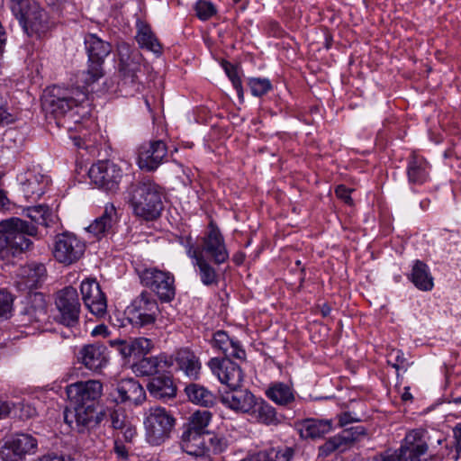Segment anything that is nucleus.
<instances>
[{
    "mask_svg": "<svg viewBox=\"0 0 461 461\" xmlns=\"http://www.w3.org/2000/svg\"><path fill=\"white\" fill-rule=\"evenodd\" d=\"M163 197V188L149 177L131 183L127 189V200L133 214L145 221H154L160 216Z\"/></svg>",
    "mask_w": 461,
    "mask_h": 461,
    "instance_id": "obj_1",
    "label": "nucleus"
},
{
    "mask_svg": "<svg viewBox=\"0 0 461 461\" xmlns=\"http://www.w3.org/2000/svg\"><path fill=\"white\" fill-rule=\"evenodd\" d=\"M38 228L20 218L13 217L0 221V258L9 259L32 246L29 237H34Z\"/></svg>",
    "mask_w": 461,
    "mask_h": 461,
    "instance_id": "obj_2",
    "label": "nucleus"
},
{
    "mask_svg": "<svg viewBox=\"0 0 461 461\" xmlns=\"http://www.w3.org/2000/svg\"><path fill=\"white\" fill-rule=\"evenodd\" d=\"M43 108L55 118L68 117L73 122H79V119H85L88 111L86 110L88 104L87 94L85 91L76 89L64 95H50L45 96Z\"/></svg>",
    "mask_w": 461,
    "mask_h": 461,
    "instance_id": "obj_3",
    "label": "nucleus"
},
{
    "mask_svg": "<svg viewBox=\"0 0 461 461\" xmlns=\"http://www.w3.org/2000/svg\"><path fill=\"white\" fill-rule=\"evenodd\" d=\"M181 245L184 247L185 254H187L188 247H192V249L195 250L197 254L210 258L215 266L226 263L230 258L224 237L213 222L209 223L207 231L199 241L187 236L182 239Z\"/></svg>",
    "mask_w": 461,
    "mask_h": 461,
    "instance_id": "obj_4",
    "label": "nucleus"
},
{
    "mask_svg": "<svg viewBox=\"0 0 461 461\" xmlns=\"http://www.w3.org/2000/svg\"><path fill=\"white\" fill-rule=\"evenodd\" d=\"M10 9L29 35L41 37L51 27L47 12L37 2L29 0H10Z\"/></svg>",
    "mask_w": 461,
    "mask_h": 461,
    "instance_id": "obj_5",
    "label": "nucleus"
},
{
    "mask_svg": "<svg viewBox=\"0 0 461 461\" xmlns=\"http://www.w3.org/2000/svg\"><path fill=\"white\" fill-rule=\"evenodd\" d=\"M84 43L88 61L86 69L80 74V81L87 87L104 77V63L112 52V45L94 33H87Z\"/></svg>",
    "mask_w": 461,
    "mask_h": 461,
    "instance_id": "obj_6",
    "label": "nucleus"
},
{
    "mask_svg": "<svg viewBox=\"0 0 461 461\" xmlns=\"http://www.w3.org/2000/svg\"><path fill=\"white\" fill-rule=\"evenodd\" d=\"M118 72L122 85H129L133 91H140L141 86L140 76L147 67L142 54L137 50L122 42L117 46Z\"/></svg>",
    "mask_w": 461,
    "mask_h": 461,
    "instance_id": "obj_7",
    "label": "nucleus"
},
{
    "mask_svg": "<svg viewBox=\"0 0 461 461\" xmlns=\"http://www.w3.org/2000/svg\"><path fill=\"white\" fill-rule=\"evenodd\" d=\"M176 420L166 408L149 407L144 412L145 438L149 444L160 446L170 438Z\"/></svg>",
    "mask_w": 461,
    "mask_h": 461,
    "instance_id": "obj_8",
    "label": "nucleus"
},
{
    "mask_svg": "<svg viewBox=\"0 0 461 461\" xmlns=\"http://www.w3.org/2000/svg\"><path fill=\"white\" fill-rule=\"evenodd\" d=\"M55 306L58 313L54 320L59 324L74 329L79 325L81 303L78 293L73 286H66L56 294Z\"/></svg>",
    "mask_w": 461,
    "mask_h": 461,
    "instance_id": "obj_9",
    "label": "nucleus"
},
{
    "mask_svg": "<svg viewBox=\"0 0 461 461\" xmlns=\"http://www.w3.org/2000/svg\"><path fill=\"white\" fill-rule=\"evenodd\" d=\"M427 430L421 428L409 430L400 447L391 456L382 461H420L428 451Z\"/></svg>",
    "mask_w": 461,
    "mask_h": 461,
    "instance_id": "obj_10",
    "label": "nucleus"
},
{
    "mask_svg": "<svg viewBox=\"0 0 461 461\" xmlns=\"http://www.w3.org/2000/svg\"><path fill=\"white\" fill-rule=\"evenodd\" d=\"M48 303L42 293H31L26 300V304L19 315V325L24 328H32L34 333L44 330L48 321Z\"/></svg>",
    "mask_w": 461,
    "mask_h": 461,
    "instance_id": "obj_11",
    "label": "nucleus"
},
{
    "mask_svg": "<svg viewBox=\"0 0 461 461\" xmlns=\"http://www.w3.org/2000/svg\"><path fill=\"white\" fill-rule=\"evenodd\" d=\"M141 284L153 291L162 302H171L176 295L174 275L157 267H148L140 273Z\"/></svg>",
    "mask_w": 461,
    "mask_h": 461,
    "instance_id": "obj_12",
    "label": "nucleus"
},
{
    "mask_svg": "<svg viewBox=\"0 0 461 461\" xmlns=\"http://www.w3.org/2000/svg\"><path fill=\"white\" fill-rule=\"evenodd\" d=\"M105 414L96 410L95 403L75 404L73 411H65L64 420L72 429L85 433L99 425Z\"/></svg>",
    "mask_w": 461,
    "mask_h": 461,
    "instance_id": "obj_13",
    "label": "nucleus"
},
{
    "mask_svg": "<svg viewBox=\"0 0 461 461\" xmlns=\"http://www.w3.org/2000/svg\"><path fill=\"white\" fill-rule=\"evenodd\" d=\"M127 312L132 324L143 327L155 323L159 314V307L150 293L142 292L131 302Z\"/></svg>",
    "mask_w": 461,
    "mask_h": 461,
    "instance_id": "obj_14",
    "label": "nucleus"
},
{
    "mask_svg": "<svg viewBox=\"0 0 461 461\" xmlns=\"http://www.w3.org/2000/svg\"><path fill=\"white\" fill-rule=\"evenodd\" d=\"M85 249V243L76 235L63 232L55 236L53 256L59 263L71 265L83 256Z\"/></svg>",
    "mask_w": 461,
    "mask_h": 461,
    "instance_id": "obj_15",
    "label": "nucleus"
},
{
    "mask_svg": "<svg viewBox=\"0 0 461 461\" xmlns=\"http://www.w3.org/2000/svg\"><path fill=\"white\" fill-rule=\"evenodd\" d=\"M37 449L38 440L33 436L16 433L5 442L0 450V456L3 461H15L34 455Z\"/></svg>",
    "mask_w": 461,
    "mask_h": 461,
    "instance_id": "obj_16",
    "label": "nucleus"
},
{
    "mask_svg": "<svg viewBox=\"0 0 461 461\" xmlns=\"http://www.w3.org/2000/svg\"><path fill=\"white\" fill-rule=\"evenodd\" d=\"M88 176L98 188L114 192L118 189L122 171L113 162L101 160L90 167Z\"/></svg>",
    "mask_w": 461,
    "mask_h": 461,
    "instance_id": "obj_17",
    "label": "nucleus"
},
{
    "mask_svg": "<svg viewBox=\"0 0 461 461\" xmlns=\"http://www.w3.org/2000/svg\"><path fill=\"white\" fill-rule=\"evenodd\" d=\"M208 366L220 383L225 384L229 389L242 386L243 371L230 358L212 357L208 362Z\"/></svg>",
    "mask_w": 461,
    "mask_h": 461,
    "instance_id": "obj_18",
    "label": "nucleus"
},
{
    "mask_svg": "<svg viewBox=\"0 0 461 461\" xmlns=\"http://www.w3.org/2000/svg\"><path fill=\"white\" fill-rule=\"evenodd\" d=\"M365 435L366 429L363 426L346 429L320 446L319 456L327 457L334 452H344Z\"/></svg>",
    "mask_w": 461,
    "mask_h": 461,
    "instance_id": "obj_19",
    "label": "nucleus"
},
{
    "mask_svg": "<svg viewBox=\"0 0 461 461\" xmlns=\"http://www.w3.org/2000/svg\"><path fill=\"white\" fill-rule=\"evenodd\" d=\"M167 148L162 140L143 143L138 149V166L148 172L155 171L166 159Z\"/></svg>",
    "mask_w": 461,
    "mask_h": 461,
    "instance_id": "obj_20",
    "label": "nucleus"
},
{
    "mask_svg": "<svg viewBox=\"0 0 461 461\" xmlns=\"http://www.w3.org/2000/svg\"><path fill=\"white\" fill-rule=\"evenodd\" d=\"M257 398L247 388L235 387L220 393L221 402L236 413L249 414L253 411Z\"/></svg>",
    "mask_w": 461,
    "mask_h": 461,
    "instance_id": "obj_21",
    "label": "nucleus"
},
{
    "mask_svg": "<svg viewBox=\"0 0 461 461\" xmlns=\"http://www.w3.org/2000/svg\"><path fill=\"white\" fill-rule=\"evenodd\" d=\"M66 393L74 404H96L103 394V384L98 380L80 381L68 385Z\"/></svg>",
    "mask_w": 461,
    "mask_h": 461,
    "instance_id": "obj_22",
    "label": "nucleus"
},
{
    "mask_svg": "<svg viewBox=\"0 0 461 461\" xmlns=\"http://www.w3.org/2000/svg\"><path fill=\"white\" fill-rule=\"evenodd\" d=\"M17 181L26 199H37L46 191L50 183L49 176L37 167L29 168L17 176Z\"/></svg>",
    "mask_w": 461,
    "mask_h": 461,
    "instance_id": "obj_23",
    "label": "nucleus"
},
{
    "mask_svg": "<svg viewBox=\"0 0 461 461\" xmlns=\"http://www.w3.org/2000/svg\"><path fill=\"white\" fill-rule=\"evenodd\" d=\"M80 291L85 306L96 317H104L107 311L105 294L95 279H86L81 283Z\"/></svg>",
    "mask_w": 461,
    "mask_h": 461,
    "instance_id": "obj_24",
    "label": "nucleus"
},
{
    "mask_svg": "<svg viewBox=\"0 0 461 461\" xmlns=\"http://www.w3.org/2000/svg\"><path fill=\"white\" fill-rule=\"evenodd\" d=\"M114 402L129 405H140L146 399V393L139 381L133 378L122 379L113 393Z\"/></svg>",
    "mask_w": 461,
    "mask_h": 461,
    "instance_id": "obj_25",
    "label": "nucleus"
},
{
    "mask_svg": "<svg viewBox=\"0 0 461 461\" xmlns=\"http://www.w3.org/2000/svg\"><path fill=\"white\" fill-rule=\"evenodd\" d=\"M186 256L190 258L197 276L204 286L212 287L219 285L220 274L212 261L197 254L192 247H188Z\"/></svg>",
    "mask_w": 461,
    "mask_h": 461,
    "instance_id": "obj_26",
    "label": "nucleus"
},
{
    "mask_svg": "<svg viewBox=\"0 0 461 461\" xmlns=\"http://www.w3.org/2000/svg\"><path fill=\"white\" fill-rule=\"evenodd\" d=\"M77 360L86 368L99 371L108 362L107 348L101 343L84 345L77 353Z\"/></svg>",
    "mask_w": 461,
    "mask_h": 461,
    "instance_id": "obj_27",
    "label": "nucleus"
},
{
    "mask_svg": "<svg viewBox=\"0 0 461 461\" xmlns=\"http://www.w3.org/2000/svg\"><path fill=\"white\" fill-rule=\"evenodd\" d=\"M173 365V358L165 353L155 357H143L133 365L134 372L140 375H158L167 373Z\"/></svg>",
    "mask_w": 461,
    "mask_h": 461,
    "instance_id": "obj_28",
    "label": "nucleus"
},
{
    "mask_svg": "<svg viewBox=\"0 0 461 461\" xmlns=\"http://www.w3.org/2000/svg\"><path fill=\"white\" fill-rule=\"evenodd\" d=\"M117 221L118 215L115 206L113 203H107L102 215L96 218L86 230L94 238L100 240L113 231V227Z\"/></svg>",
    "mask_w": 461,
    "mask_h": 461,
    "instance_id": "obj_29",
    "label": "nucleus"
},
{
    "mask_svg": "<svg viewBox=\"0 0 461 461\" xmlns=\"http://www.w3.org/2000/svg\"><path fill=\"white\" fill-rule=\"evenodd\" d=\"M213 348L222 352L228 358L235 357L243 360L246 358V352L239 340L230 338L223 330L216 331L211 340Z\"/></svg>",
    "mask_w": 461,
    "mask_h": 461,
    "instance_id": "obj_30",
    "label": "nucleus"
},
{
    "mask_svg": "<svg viewBox=\"0 0 461 461\" xmlns=\"http://www.w3.org/2000/svg\"><path fill=\"white\" fill-rule=\"evenodd\" d=\"M180 447L183 452L195 458L206 456V441L204 434L183 429Z\"/></svg>",
    "mask_w": 461,
    "mask_h": 461,
    "instance_id": "obj_31",
    "label": "nucleus"
},
{
    "mask_svg": "<svg viewBox=\"0 0 461 461\" xmlns=\"http://www.w3.org/2000/svg\"><path fill=\"white\" fill-rule=\"evenodd\" d=\"M408 181L413 185H423L429 180L430 166L421 156L412 153L406 167Z\"/></svg>",
    "mask_w": 461,
    "mask_h": 461,
    "instance_id": "obj_32",
    "label": "nucleus"
},
{
    "mask_svg": "<svg viewBox=\"0 0 461 461\" xmlns=\"http://www.w3.org/2000/svg\"><path fill=\"white\" fill-rule=\"evenodd\" d=\"M297 429L303 438L315 439L332 430L331 420L306 419L297 423Z\"/></svg>",
    "mask_w": 461,
    "mask_h": 461,
    "instance_id": "obj_33",
    "label": "nucleus"
},
{
    "mask_svg": "<svg viewBox=\"0 0 461 461\" xmlns=\"http://www.w3.org/2000/svg\"><path fill=\"white\" fill-rule=\"evenodd\" d=\"M147 388L150 395L162 400L173 398L176 393L172 377L166 373L152 377Z\"/></svg>",
    "mask_w": 461,
    "mask_h": 461,
    "instance_id": "obj_34",
    "label": "nucleus"
},
{
    "mask_svg": "<svg viewBox=\"0 0 461 461\" xmlns=\"http://www.w3.org/2000/svg\"><path fill=\"white\" fill-rule=\"evenodd\" d=\"M408 279L414 286L424 292L431 291L434 287V278L429 272V267L420 260H415Z\"/></svg>",
    "mask_w": 461,
    "mask_h": 461,
    "instance_id": "obj_35",
    "label": "nucleus"
},
{
    "mask_svg": "<svg viewBox=\"0 0 461 461\" xmlns=\"http://www.w3.org/2000/svg\"><path fill=\"white\" fill-rule=\"evenodd\" d=\"M293 457L292 447H267L249 453L248 457L241 461H290Z\"/></svg>",
    "mask_w": 461,
    "mask_h": 461,
    "instance_id": "obj_36",
    "label": "nucleus"
},
{
    "mask_svg": "<svg viewBox=\"0 0 461 461\" xmlns=\"http://www.w3.org/2000/svg\"><path fill=\"white\" fill-rule=\"evenodd\" d=\"M175 361L179 370L191 379H197L201 363L194 353L187 348H182L176 353Z\"/></svg>",
    "mask_w": 461,
    "mask_h": 461,
    "instance_id": "obj_37",
    "label": "nucleus"
},
{
    "mask_svg": "<svg viewBox=\"0 0 461 461\" xmlns=\"http://www.w3.org/2000/svg\"><path fill=\"white\" fill-rule=\"evenodd\" d=\"M135 39L141 49H146L158 56L162 53V45L149 24L143 22L137 23Z\"/></svg>",
    "mask_w": 461,
    "mask_h": 461,
    "instance_id": "obj_38",
    "label": "nucleus"
},
{
    "mask_svg": "<svg viewBox=\"0 0 461 461\" xmlns=\"http://www.w3.org/2000/svg\"><path fill=\"white\" fill-rule=\"evenodd\" d=\"M185 393L188 400L196 405L211 408L216 403L215 394L203 385L198 384H190L185 386Z\"/></svg>",
    "mask_w": 461,
    "mask_h": 461,
    "instance_id": "obj_39",
    "label": "nucleus"
},
{
    "mask_svg": "<svg viewBox=\"0 0 461 461\" xmlns=\"http://www.w3.org/2000/svg\"><path fill=\"white\" fill-rule=\"evenodd\" d=\"M266 395L275 403L285 406L294 401V393L292 386L282 382L272 383L266 390Z\"/></svg>",
    "mask_w": 461,
    "mask_h": 461,
    "instance_id": "obj_40",
    "label": "nucleus"
},
{
    "mask_svg": "<svg viewBox=\"0 0 461 461\" xmlns=\"http://www.w3.org/2000/svg\"><path fill=\"white\" fill-rule=\"evenodd\" d=\"M259 423L270 426L279 423L276 409L262 398H257L253 411L249 413Z\"/></svg>",
    "mask_w": 461,
    "mask_h": 461,
    "instance_id": "obj_41",
    "label": "nucleus"
},
{
    "mask_svg": "<svg viewBox=\"0 0 461 461\" xmlns=\"http://www.w3.org/2000/svg\"><path fill=\"white\" fill-rule=\"evenodd\" d=\"M22 276L25 287L37 288L46 278V267L41 263H32L23 268Z\"/></svg>",
    "mask_w": 461,
    "mask_h": 461,
    "instance_id": "obj_42",
    "label": "nucleus"
},
{
    "mask_svg": "<svg viewBox=\"0 0 461 461\" xmlns=\"http://www.w3.org/2000/svg\"><path fill=\"white\" fill-rule=\"evenodd\" d=\"M212 416L209 411H196L190 416L188 422L184 424L183 429L206 434V428L211 422Z\"/></svg>",
    "mask_w": 461,
    "mask_h": 461,
    "instance_id": "obj_43",
    "label": "nucleus"
},
{
    "mask_svg": "<svg viewBox=\"0 0 461 461\" xmlns=\"http://www.w3.org/2000/svg\"><path fill=\"white\" fill-rule=\"evenodd\" d=\"M26 216L32 221L42 226H48L51 211L48 205L40 204L26 209Z\"/></svg>",
    "mask_w": 461,
    "mask_h": 461,
    "instance_id": "obj_44",
    "label": "nucleus"
},
{
    "mask_svg": "<svg viewBox=\"0 0 461 461\" xmlns=\"http://www.w3.org/2000/svg\"><path fill=\"white\" fill-rule=\"evenodd\" d=\"M105 412L104 419L110 422V427L115 430H120L129 422L123 410L122 409H106L102 410Z\"/></svg>",
    "mask_w": 461,
    "mask_h": 461,
    "instance_id": "obj_45",
    "label": "nucleus"
},
{
    "mask_svg": "<svg viewBox=\"0 0 461 461\" xmlns=\"http://www.w3.org/2000/svg\"><path fill=\"white\" fill-rule=\"evenodd\" d=\"M222 68L228 76L229 79L231 81L234 89L237 92V95L240 100L243 101L244 91L242 87V82L238 73V68L235 65L230 62L224 61L222 62Z\"/></svg>",
    "mask_w": 461,
    "mask_h": 461,
    "instance_id": "obj_46",
    "label": "nucleus"
},
{
    "mask_svg": "<svg viewBox=\"0 0 461 461\" xmlns=\"http://www.w3.org/2000/svg\"><path fill=\"white\" fill-rule=\"evenodd\" d=\"M250 92L254 96L260 97L269 92L272 84L267 78L251 77L248 81Z\"/></svg>",
    "mask_w": 461,
    "mask_h": 461,
    "instance_id": "obj_47",
    "label": "nucleus"
},
{
    "mask_svg": "<svg viewBox=\"0 0 461 461\" xmlns=\"http://www.w3.org/2000/svg\"><path fill=\"white\" fill-rule=\"evenodd\" d=\"M196 16L202 21H207L216 14L215 5L206 0H198L194 5Z\"/></svg>",
    "mask_w": 461,
    "mask_h": 461,
    "instance_id": "obj_48",
    "label": "nucleus"
},
{
    "mask_svg": "<svg viewBox=\"0 0 461 461\" xmlns=\"http://www.w3.org/2000/svg\"><path fill=\"white\" fill-rule=\"evenodd\" d=\"M111 346L115 348L116 350L122 355L123 358L135 357L133 339H115L110 341Z\"/></svg>",
    "mask_w": 461,
    "mask_h": 461,
    "instance_id": "obj_49",
    "label": "nucleus"
},
{
    "mask_svg": "<svg viewBox=\"0 0 461 461\" xmlns=\"http://www.w3.org/2000/svg\"><path fill=\"white\" fill-rule=\"evenodd\" d=\"M226 448V442L223 438L213 436L206 442V456L211 459L212 455L220 454Z\"/></svg>",
    "mask_w": 461,
    "mask_h": 461,
    "instance_id": "obj_50",
    "label": "nucleus"
},
{
    "mask_svg": "<svg viewBox=\"0 0 461 461\" xmlns=\"http://www.w3.org/2000/svg\"><path fill=\"white\" fill-rule=\"evenodd\" d=\"M132 339L134 345L135 357H139L140 356H144L149 353L154 347L152 340L149 339L140 337Z\"/></svg>",
    "mask_w": 461,
    "mask_h": 461,
    "instance_id": "obj_51",
    "label": "nucleus"
},
{
    "mask_svg": "<svg viewBox=\"0 0 461 461\" xmlns=\"http://www.w3.org/2000/svg\"><path fill=\"white\" fill-rule=\"evenodd\" d=\"M12 295L5 291H0V319L8 318L12 311Z\"/></svg>",
    "mask_w": 461,
    "mask_h": 461,
    "instance_id": "obj_52",
    "label": "nucleus"
},
{
    "mask_svg": "<svg viewBox=\"0 0 461 461\" xmlns=\"http://www.w3.org/2000/svg\"><path fill=\"white\" fill-rule=\"evenodd\" d=\"M13 409L19 411V417L23 420L31 419L37 415V410L34 406L30 403L19 402L18 404H13Z\"/></svg>",
    "mask_w": 461,
    "mask_h": 461,
    "instance_id": "obj_53",
    "label": "nucleus"
},
{
    "mask_svg": "<svg viewBox=\"0 0 461 461\" xmlns=\"http://www.w3.org/2000/svg\"><path fill=\"white\" fill-rule=\"evenodd\" d=\"M15 119V115L8 112L6 106L0 103V127L14 122Z\"/></svg>",
    "mask_w": 461,
    "mask_h": 461,
    "instance_id": "obj_54",
    "label": "nucleus"
},
{
    "mask_svg": "<svg viewBox=\"0 0 461 461\" xmlns=\"http://www.w3.org/2000/svg\"><path fill=\"white\" fill-rule=\"evenodd\" d=\"M351 192L352 190L344 185H339L335 189L336 195L349 205L353 204V199L350 196Z\"/></svg>",
    "mask_w": 461,
    "mask_h": 461,
    "instance_id": "obj_55",
    "label": "nucleus"
},
{
    "mask_svg": "<svg viewBox=\"0 0 461 461\" xmlns=\"http://www.w3.org/2000/svg\"><path fill=\"white\" fill-rule=\"evenodd\" d=\"M113 451L116 455V457L119 459H128L130 457L129 449L122 442L119 440L114 442Z\"/></svg>",
    "mask_w": 461,
    "mask_h": 461,
    "instance_id": "obj_56",
    "label": "nucleus"
},
{
    "mask_svg": "<svg viewBox=\"0 0 461 461\" xmlns=\"http://www.w3.org/2000/svg\"><path fill=\"white\" fill-rule=\"evenodd\" d=\"M120 431L126 441H131L136 435V428L130 421Z\"/></svg>",
    "mask_w": 461,
    "mask_h": 461,
    "instance_id": "obj_57",
    "label": "nucleus"
},
{
    "mask_svg": "<svg viewBox=\"0 0 461 461\" xmlns=\"http://www.w3.org/2000/svg\"><path fill=\"white\" fill-rule=\"evenodd\" d=\"M12 403L0 400V419L6 418L13 410Z\"/></svg>",
    "mask_w": 461,
    "mask_h": 461,
    "instance_id": "obj_58",
    "label": "nucleus"
},
{
    "mask_svg": "<svg viewBox=\"0 0 461 461\" xmlns=\"http://www.w3.org/2000/svg\"><path fill=\"white\" fill-rule=\"evenodd\" d=\"M395 354V363L392 364L393 367H394L396 370L403 369L406 371V366H403L404 358L402 352L397 350Z\"/></svg>",
    "mask_w": 461,
    "mask_h": 461,
    "instance_id": "obj_59",
    "label": "nucleus"
},
{
    "mask_svg": "<svg viewBox=\"0 0 461 461\" xmlns=\"http://www.w3.org/2000/svg\"><path fill=\"white\" fill-rule=\"evenodd\" d=\"M358 420V419L353 418L349 412H345L339 416V425L341 427Z\"/></svg>",
    "mask_w": 461,
    "mask_h": 461,
    "instance_id": "obj_60",
    "label": "nucleus"
},
{
    "mask_svg": "<svg viewBox=\"0 0 461 461\" xmlns=\"http://www.w3.org/2000/svg\"><path fill=\"white\" fill-rule=\"evenodd\" d=\"M107 334H108V330L105 325H98L92 331V335H94V336H96V335H104L105 336Z\"/></svg>",
    "mask_w": 461,
    "mask_h": 461,
    "instance_id": "obj_61",
    "label": "nucleus"
},
{
    "mask_svg": "<svg viewBox=\"0 0 461 461\" xmlns=\"http://www.w3.org/2000/svg\"><path fill=\"white\" fill-rule=\"evenodd\" d=\"M244 259H245V254L240 251L236 252L232 257L233 262L238 266L241 265L244 262Z\"/></svg>",
    "mask_w": 461,
    "mask_h": 461,
    "instance_id": "obj_62",
    "label": "nucleus"
},
{
    "mask_svg": "<svg viewBox=\"0 0 461 461\" xmlns=\"http://www.w3.org/2000/svg\"><path fill=\"white\" fill-rule=\"evenodd\" d=\"M453 432L457 445L461 447V423L455 427Z\"/></svg>",
    "mask_w": 461,
    "mask_h": 461,
    "instance_id": "obj_63",
    "label": "nucleus"
},
{
    "mask_svg": "<svg viewBox=\"0 0 461 461\" xmlns=\"http://www.w3.org/2000/svg\"><path fill=\"white\" fill-rule=\"evenodd\" d=\"M55 459H58V461H65V457L64 456H58L56 455H52V454H48L44 456H42V458L40 459V461H54Z\"/></svg>",
    "mask_w": 461,
    "mask_h": 461,
    "instance_id": "obj_64",
    "label": "nucleus"
}]
</instances>
